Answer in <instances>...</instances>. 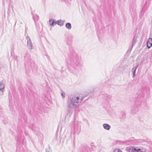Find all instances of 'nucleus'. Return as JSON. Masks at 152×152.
<instances>
[{
    "mask_svg": "<svg viewBox=\"0 0 152 152\" xmlns=\"http://www.w3.org/2000/svg\"><path fill=\"white\" fill-rule=\"evenodd\" d=\"M137 68V66H136L135 67L133 68L132 69V72L133 75V78H134L135 76L136 71Z\"/></svg>",
    "mask_w": 152,
    "mask_h": 152,
    "instance_id": "obj_9",
    "label": "nucleus"
},
{
    "mask_svg": "<svg viewBox=\"0 0 152 152\" xmlns=\"http://www.w3.org/2000/svg\"><path fill=\"white\" fill-rule=\"evenodd\" d=\"M137 41V38L136 37L134 36V37L133 38V39L132 40V46L134 45L136 42Z\"/></svg>",
    "mask_w": 152,
    "mask_h": 152,
    "instance_id": "obj_13",
    "label": "nucleus"
},
{
    "mask_svg": "<svg viewBox=\"0 0 152 152\" xmlns=\"http://www.w3.org/2000/svg\"><path fill=\"white\" fill-rule=\"evenodd\" d=\"M146 149L143 147H141L140 148L136 147H131L129 149V152H145Z\"/></svg>",
    "mask_w": 152,
    "mask_h": 152,
    "instance_id": "obj_2",
    "label": "nucleus"
},
{
    "mask_svg": "<svg viewBox=\"0 0 152 152\" xmlns=\"http://www.w3.org/2000/svg\"><path fill=\"white\" fill-rule=\"evenodd\" d=\"M73 127L75 132H79L81 129L80 122L77 121H75L74 123Z\"/></svg>",
    "mask_w": 152,
    "mask_h": 152,
    "instance_id": "obj_3",
    "label": "nucleus"
},
{
    "mask_svg": "<svg viewBox=\"0 0 152 152\" xmlns=\"http://www.w3.org/2000/svg\"><path fill=\"white\" fill-rule=\"evenodd\" d=\"M4 87L5 86L4 83H0V95L3 94Z\"/></svg>",
    "mask_w": 152,
    "mask_h": 152,
    "instance_id": "obj_5",
    "label": "nucleus"
},
{
    "mask_svg": "<svg viewBox=\"0 0 152 152\" xmlns=\"http://www.w3.org/2000/svg\"><path fill=\"white\" fill-rule=\"evenodd\" d=\"M69 1H70L71 0H69Z\"/></svg>",
    "mask_w": 152,
    "mask_h": 152,
    "instance_id": "obj_16",
    "label": "nucleus"
},
{
    "mask_svg": "<svg viewBox=\"0 0 152 152\" xmlns=\"http://www.w3.org/2000/svg\"><path fill=\"white\" fill-rule=\"evenodd\" d=\"M83 98L81 94H78L73 96L67 101V107L69 108L77 107L81 103Z\"/></svg>",
    "mask_w": 152,
    "mask_h": 152,
    "instance_id": "obj_1",
    "label": "nucleus"
},
{
    "mask_svg": "<svg viewBox=\"0 0 152 152\" xmlns=\"http://www.w3.org/2000/svg\"><path fill=\"white\" fill-rule=\"evenodd\" d=\"M66 27L68 29H70L71 28V24L69 23H67L66 24Z\"/></svg>",
    "mask_w": 152,
    "mask_h": 152,
    "instance_id": "obj_12",
    "label": "nucleus"
},
{
    "mask_svg": "<svg viewBox=\"0 0 152 152\" xmlns=\"http://www.w3.org/2000/svg\"><path fill=\"white\" fill-rule=\"evenodd\" d=\"M61 96H62V98H64V97L65 96V95L64 93L63 92H62L61 93Z\"/></svg>",
    "mask_w": 152,
    "mask_h": 152,
    "instance_id": "obj_15",
    "label": "nucleus"
},
{
    "mask_svg": "<svg viewBox=\"0 0 152 152\" xmlns=\"http://www.w3.org/2000/svg\"><path fill=\"white\" fill-rule=\"evenodd\" d=\"M152 46V38L148 39L147 42V47L148 48H150Z\"/></svg>",
    "mask_w": 152,
    "mask_h": 152,
    "instance_id": "obj_6",
    "label": "nucleus"
},
{
    "mask_svg": "<svg viewBox=\"0 0 152 152\" xmlns=\"http://www.w3.org/2000/svg\"><path fill=\"white\" fill-rule=\"evenodd\" d=\"M33 18L34 21H37L39 19V16L36 14H34Z\"/></svg>",
    "mask_w": 152,
    "mask_h": 152,
    "instance_id": "obj_10",
    "label": "nucleus"
},
{
    "mask_svg": "<svg viewBox=\"0 0 152 152\" xmlns=\"http://www.w3.org/2000/svg\"><path fill=\"white\" fill-rule=\"evenodd\" d=\"M56 23L60 26H62L64 25V22L61 20H59L57 21Z\"/></svg>",
    "mask_w": 152,
    "mask_h": 152,
    "instance_id": "obj_11",
    "label": "nucleus"
},
{
    "mask_svg": "<svg viewBox=\"0 0 152 152\" xmlns=\"http://www.w3.org/2000/svg\"><path fill=\"white\" fill-rule=\"evenodd\" d=\"M104 128L107 130H109L111 127L110 126L107 124H104L103 125Z\"/></svg>",
    "mask_w": 152,
    "mask_h": 152,
    "instance_id": "obj_7",
    "label": "nucleus"
},
{
    "mask_svg": "<svg viewBox=\"0 0 152 152\" xmlns=\"http://www.w3.org/2000/svg\"><path fill=\"white\" fill-rule=\"evenodd\" d=\"M27 45L28 48L29 49H32V45L30 38L29 37H27Z\"/></svg>",
    "mask_w": 152,
    "mask_h": 152,
    "instance_id": "obj_4",
    "label": "nucleus"
},
{
    "mask_svg": "<svg viewBox=\"0 0 152 152\" xmlns=\"http://www.w3.org/2000/svg\"><path fill=\"white\" fill-rule=\"evenodd\" d=\"M50 24V26H54L56 24V22L54 21V20L51 19L49 20Z\"/></svg>",
    "mask_w": 152,
    "mask_h": 152,
    "instance_id": "obj_8",
    "label": "nucleus"
},
{
    "mask_svg": "<svg viewBox=\"0 0 152 152\" xmlns=\"http://www.w3.org/2000/svg\"><path fill=\"white\" fill-rule=\"evenodd\" d=\"M114 152H122L121 150L118 149H115L114 151Z\"/></svg>",
    "mask_w": 152,
    "mask_h": 152,
    "instance_id": "obj_14",
    "label": "nucleus"
}]
</instances>
